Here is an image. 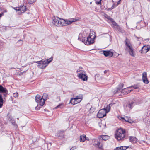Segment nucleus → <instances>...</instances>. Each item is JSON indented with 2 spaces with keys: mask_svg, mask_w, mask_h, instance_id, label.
Returning <instances> with one entry per match:
<instances>
[{
  "mask_svg": "<svg viewBox=\"0 0 150 150\" xmlns=\"http://www.w3.org/2000/svg\"><path fill=\"white\" fill-rule=\"evenodd\" d=\"M125 42L126 46L125 50L127 51L130 56L133 57H135L136 53L132 45L130 40L126 38L125 40Z\"/></svg>",
  "mask_w": 150,
  "mask_h": 150,
  "instance_id": "obj_1",
  "label": "nucleus"
},
{
  "mask_svg": "<svg viewBox=\"0 0 150 150\" xmlns=\"http://www.w3.org/2000/svg\"><path fill=\"white\" fill-rule=\"evenodd\" d=\"M125 131L122 128L119 129L117 130L115 134V138L117 140H123L125 137Z\"/></svg>",
  "mask_w": 150,
  "mask_h": 150,
  "instance_id": "obj_2",
  "label": "nucleus"
},
{
  "mask_svg": "<svg viewBox=\"0 0 150 150\" xmlns=\"http://www.w3.org/2000/svg\"><path fill=\"white\" fill-rule=\"evenodd\" d=\"M52 23L57 27L65 26V21L64 19L57 17H54L53 18Z\"/></svg>",
  "mask_w": 150,
  "mask_h": 150,
  "instance_id": "obj_3",
  "label": "nucleus"
},
{
  "mask_svg": "<svg viewBox=\"0 0 150 150\" xmlns=\"http://www.w3.org/2000/svg\"><path fill=\"white\" fill-rule=\"evenodd\" d=\"M94 40L95 39H93L88 37H84L82 39V42L85 45H88L94 43L95 42Z\"/></svg>",
  "mask_w": 150,
  "mask_h": 150,
  "instance_id": "obj_4",
  "label": "nucleus"
},
{
  "mask_svg": "<svg viewBox=\"0 0 150 150\" xmlns=\"http://www.w3.org/2000/svg\"><path fill=\"white\" fill-rule=\"evenodd\" d=\"M107 113V112L106 109H102L100 110L99 111L97 115L99 118H102L106 115Z\"/></svg>",
  "mask_w": 150,
  "mask_h": 150,
  "instance_id": "obj_5",
  "label": "nucleus"
},
{
  "mask_svg": "<svg viewBox=\"0 0 150 150\" xmlns=\"http://www.w3.org/2000/svg\"><path fill=\"white\" fill-rule=\"evenodd\" d=\"M112 22H113V23L111 25L116 30H118L121 33H123L124 32V30L122 28L120 27L115 22L113 21Z\"/></svg>",
  "mask_w": 150,
  "mask_h": 150,
  "instance_id": "obj_6",
  "label": "nucleus"
},
{
  "mask_svg": "<svg viewBox=\"0 0 150 150\" xmlns=\"http://www.w3.org/2000/svg\"><path fill=\"white\" fill-rule=\"evenodd\" d=\"M49 60L47 59L46 60H42L39 61H34L33 62L39 64L40 65H45L46 64H48L51 62L52 60V59L50 58L49 59Z\"/></svg>",
  "mask_w": 150,
  "mask_h": 150,
  "instance_id": "obj_7",
  "label": "nucleus"
},
{
  "mask_svg": "<svg viewBox=\"0 0 150 150\" xmlns=\"http://www.w3.org/2000/svg\"><path fill=\"white\" fill-rule=\"evenodd\" d=\"M79 18H72L69 19L68 20H65L64 19L65 21V24L69 25L72 23L73 22H75L79 21Z\"/></svg>",
  "mask_w": 150,
  "mask_h": 150,
  "instance_id": "obj_8",
  "label": "nucleus"
},
{
  "mask_svg": "<svg viewBox=\"0 0 150 150\" xmlns=\"http://www.w3.org/2000/svg\"><path fill=\"white\" fill-rule=\"evenodd\" d=\"M135 105V103L134 102H129L127 103L126 105L124 106L125 109H131Z\"/></svg>",
  "mask_w": 150,
  "mask_h": 150,
  "instance_id": "obj_9",
  "label": "nucleus"
},
{
  "mask_svg": "<svg viewBox=\"0 0 150 150\" xmlns=\"http://www.w3.org/2000/svg\"><path fill=\"white\" fill-rule=\"evenodd\" d=\"M150 49V46L149 45L144 46L139 51L141 53H146Z\"/></svg>",
  "mask_w": 150,
  "mask_h": 150,
  "instance_id": "obj_10",
  "label": "nucleus"
},
{
  "mask_svg": "<svg viewBox=\"0 0 150 150\" xmlns=\"http://www.w3.org/2000/svg\"><path fill=\"white\" fill-rule=\"evenodd\" d=\"M142 79L144 83L148 84L149 83V81L148 80L147 76V73L146 72H144L142 73Z\"/></svg>",
  "mask_w": 150,
  "mask_h": 150,
  "instance_id": "obj_11",
  "label": "nucleus"
},
{
  "mask_svg": "<svg viewBox=\"0 0 150 150\" xmlns=\"http://www.w3.org/2000/svg\"><path fill=\"white\" fill-rule=\"evenodd\" d=\"M64 131H60L57 133V136L59 139H64L65 138Z\"/></svg>",
  "mask_w": 150,
  "mask_h": 150,
  "instance_id": "obj_12",
  "label": "nucleus"
},
{
  "mask_svg": "<svg viewBox=\"0 0 150 150\" xmlns=\"http://www.w3.org/2000/svg\"><path fill=\"white\" fill-rule=\"evenodd\" d=\"M104 55L109 57H112L113 55V52L110 51H104L103 52Z\"/></svg>",
  "mask_w": 150,
  "mask_h": 150,
  "instance_id": "obj_13",
  "label": "nucleus"
},
{
  "mask_svg": "<svg viewBox=\"0 0 150 150\" xmlns=\"http://www.w3.org/2000/svg\"><path fill=\"white\" fill-rule=\"evenodd\" d=\"M78 76L79 78L83 81H86L87 79V76L85 74L82 73L79 74Z\"/></svg>",
  "mask_w": 150,
  "mask_h": 150,
  "instance_id": "obj_14",
  "label": "nucleus"
},
{
  "mask_svg": "<svg viewBox=\"0 0 150 150\" xmlns=\"http://www.w3.org/2000/svg\"><path fill=\"white\" fill-rule=\"evenodd\" d=\"M129 87L127 88H125L122 90L121 93L124 94H127L129 93L130 92L132 91V90H129Z\"/></svg>",
  "mask_w": 150,
  "mask_h": 150,
  "instance_id": "obj_15",
  "label": "nucleus"
},
{
  "mask_svg": "<svg viewBox=\"0 0 150 150\" xmlns=\"http://www.w3.org/2000/svg\"><path fill=\"white\" fill-rule=\"evenodd\" d=\"M96 37V36L95 32L93 31H90L89 35L88 37L92 38L93 39H95Z\"/></svg>",
  "mask_w": 150,
  "mask_h": 150,
  "instance_id": "obj_16",
  "label": "nucleus"
},
{
  "mask_svg": "<svg viewBox=\"0 0 150 150\" xmlns=\"http://www.w3.org/2000/svg\"><path fill=\"white\" fill-rule=\"evenodd\" d=\"M129 140L132 143H135L137 142L136 138L134 136H130L129 137Z\"/></svg>",
  "mask_w": 150,
  "mask_h": 150,
  "instance_id": "obj_17",
  "label": "nucleus"
},
{
  "mask_svg": "<svg viewBox=\"0 0 150 150\" xmlns=\"http://www.w3.org/2000/svg\"><path fill=\"white\" fill-rule=\"evenodd\" d=\"M72 100H73V102L72 103V104L73 105L77 104L78 103H79L80 102V101L79 100L76 98H71L70 100V101H72Z\"/></svg>",
  "mask_w": 150,
  "mask_h": 150,
  "instance_id": "obj_18",
  "label": "nucleus"
},
{
  "mask_svg": "<svg viewBox=\"0 0 150 150\" xmlns=\"http://www.w3.org/2000/svg\"><path fill=\"white\" fill-rule=\"evenodd\" d=\"M19 8L20 9V11L21 13H23L26 10V7L25 6L21 5L19 7Z\"/></svg>",
  "mask_w": 150,
  "mask_h": 150,
  "instance_id": "obj_19",
  "label": "nucleus"
},
{
  "mask_svg": "<svg viewBox=\"0 0 150 150\" xmlns=\"http://www.w3.org/2000/svg\"><path fill=\"white\" fill-rule=\"evenodd\" d=\"M8 92V90L6 88H4L1 85H0V93H4Z\"/></svg>",
  "mask_w": 150,
  "mask_h": 150,
  "instance_id": "obj_20",
  "label": "nucleus"
},
{
  "mask_svg": "<svg viewBox=\"0 0 150 150\" xmlns=\"http://www.w3.org/2000/svg\"><path fill=\"white\" fill-rule=\"evenodd\" d=\"M109 138V136L108 135H101L100 136V137H99V139H100L102 138L103 140H106L108 139Z\"/></svg>",
  "mask_w": 150,
  "mask_h": 150,
  "instance_id": "obj_21",
  "label": "nucleus"
},
{
  "mask_svg": "<svg viewBox=\"0 0 150 150\" xmlns=\"http://www.w3.org/2000/svg\"><path fill=\"white\" fill-rule=\"evenodd\" d=\"M86 136L85 135H81L80 137V141L81 142H83L85 141L86 139Z\"/></svg>",
  "mask_w": 150,
  "mask_h": 150,
  "instance_id": "obj_22",
  "label": "nucleus"
},
{
  "mask_svg": "<svg viewBox=\"0 0 150 150\" xmlns=\"http://www.w3.org/2000/svg\"><path fill=\"white\" fill-rule=\"evenodd\" d=\"M124 85L123 83H120L118 86V87L116 88L119 91H121L123 88Z\"/></svg>",
  "mask_w": 150,
  "mask_h": 150,
  "instance_id": "obj_23",
  "label": "nucleus"
},
{
  "mask_svg": "<svg viewBox=\"0 0 150 150\" xmlns=\"http://www.w3.org/2000/svg\"><path fill=\"white\" fill-rule=\"evenodd\" d=\"M95 144L96 145L99 149H102V145L100 142L98 141L97 143Z\"/></svg>",
  "mask_w": 150,
  "mask_h": 150,
  "instance_id": "obj_24",
  "label": "nucleus"
},
{
  "mask_svg": "<svg viewBox=\"0 0 150 150\" xmlns=\"http://www.w3.org/2000/svg\"><path fill=\"white\" fill-rule=\"evenodd\" d=\"M75 98H76L77 99V100L81 102L83 98L82 95V94H80L79 95L76 96Z\"/></svg>",
  "mask_w": 150,
  "mask_h": 150,
  "instance_id": "obj_25",
  "label": "nucleus"
},
{
  "mask_svg": "<svg viewBox=\"0 0 150 150\" xmlns=\"http://www.w3.org/2000/svg\"><path fill=\"white\" fill-rule=\"evenodd\" d=\"M39 102V103L40 105L41 106H42L44 104L45 100L41 98V99L40 100Z\"/></svg>",
  "mask_w": 150,
  "mask_h": 150,
  "instance_id": "obj_26",
  "label": "nucleus"
},
{
  "mask_svg": "<svg viewBox=\"0 0 150 150\" xmlns=\"http://www.w3.org/2000/svg\"><path fill=\"white\" fill-rule=\"evenodd\" d=\"M41 98V96L40 95H38L36 96L35 97V101L37 103H39L40 101Z\"/></svg>",
  "mask_w": 150,
  "mask_h": 150,
  "instance_id": "obj_27",
  "label": "nucleus"
},
{
  "mask_svg": "<svg viewBox=\"0 0 150 150\" xmlns=\"http://www.w3.org/2000/svg\"><path fill=\"white\" fill-rule=\"evenodd\" d=\"M122 118V119H123L125 121H126V122H129V123L131 122L130 121V120L129 119V118H128V117H127V116L125 117L124 118Z\"/></svg>",
  "mask_w": 150,
  "mask_h": 150,
  "instance_id": "obj_28",
  "label": "nucleus"
},
{
  "mask_svg": "<svg viewBox=\"0 0 150 150\" xmlns=\"http://www.w3.org/2000/svg\"><path fill=\"white\" fill-rule=\"evenodd\" d=\"M48 95L47 94L45 93L43 94L42 98L45 100H46L48 98Z\"/></svg>",
  "mask_w": 150,
  "mask_h": 150,
  "instance_id": "obj_29",
  "label": "nucleus"
},
{
  "mask_svg": "<svg viewBox=\"0 0 150 150\" xmlns=\"http://www.w3.org/2000/svg\"><path fill=\"white\" fill-rule=\"evenodd\" d=\"M47 66V64L45 65H45H41L40 64H38V67L40 69H43L45 68Z\"/></svg>",
  "mask_w": 150,
  "mask_h": 150,
  "instance_id": "obj_30",
  "label": "nucleus"
},
{
  "mask_svg": "<svg viewBox=\"0 0 150 150\" xmlns=\"http://www.w3.org/2000/svg\"><path fill=\"white\" fill-rule=\"evenodd\" d=\"M133 87L134 89H139V86L138 85H134L130 87H129V88Z\"/></svg>",
  "mask_w": 150,
  "mask_h": 150,
  "instance_id": "obj_31",
  "label": "nucleus"
},
{
  "mask_svg": "<svg viewBox=\"0 0 150 150\" xmlns=\"http://www.w3.org/2000/svg\"><path fill=\"white\" fill-rule=\"evenodd\" d=\"M105 16L108 19L110 20L112 22H113V21H114L112 18H111L110 16H108L107 14H105Z\"/></svg>",
  "mask_w": 150,
  "mask_h": 150,
  "instance_id": "obj_32",
  "label": "nucleus"
},
{
  "mask_svg": "<svg viewBox=\"0 0 150 150\" xmlns=\"http://www.w3.org/2000/svg\"><path fill=\"white\" fill-rule=\"evenodd\" d=\"M63 104H59L55 108V109H57L58 108H63Z\"/></svg>",
  "mask_w": 150,
  "mask_h": 150,
  "instance_id": "obj_33",
  "label": "nucleus"
},
{
  "mask_svg": "<svg viewBox=\"0 0 150 150\" xmlns=\"http://www.w3.org/2000/svg\"><path fill=\"white\" fill-rule=\"evenodd\" d=\"M112 91V93L114 94L117 93L119 91L117 89V88H115L113 89Z\"/></svg>",
  "mask_w": 150,
  "mask_h": 150,
  "instance_id": "obj_34",
  "label": "nucleus"
},
{
  "mask_svg": "<svg viewBox=\"0 0 150 150\" xmlns=\"http://www.w3.org/2000/svg\"><path fill=\"white\" fill-rule=\"evenodd\" d=\"M95 110V109L94 108H92L91 106V108L89 110V112L90 113H92L94 112Z\"/></svg>",
  "mask_w": 150,
  "mask_h": 150,
  "instance_id": "obj_35",
  "label": "nucleus"
},
{
  "mask_svg": "<svg viewBox=\"0 0 150 150\" xmlns=\"http://www.w3.org/2000/svg\"><path fill=\"white\" fill-rule=\"evenodd\" d=\"M110 105H111L110 104H109L106 107V108H105V109H106L107 112H108L110 111Z\"/></svg>",
  "mask_w": 150,
  "mask_h": 150,
  "instance_id": "obj_36",
  "label": "nucleus"
},
{
  "mask_svg": "<svg viewBox=\"0 0 150 150\" xmlns=\"http://www.w3.org/2000/svg\"><path fill=\"white\" fill-rule=\"evenodd\" d=\"M129 147V146H121L120 147V148H121V150H126L127 148H128Z\"/></svg>",
  "mask_w": 150,
  "mask_h": 150,
  "instance_id": "obj_37",
  "label": "nucleus"
},
{
  "mask_svg": "<svg viewBox=\"0 0 150 150\" xmlns=\"http://www.w3.org/2000/svg\"><path fill=\"white\" fill-rule=\"evenodd\" d=\"M13 96L15 98H17L18 96V93H14L13 94Z\"/></svg>",
  "mask_w": 150,
  "mask_h": 150,
  "instance_id": "obj_38",
  "label": "nucleus"
},
{
  "mask_svg": "<svg viewBox=\"0 0 150 150\" xmlns=\"http://www.w3.org/2000/svg\"><path fill=\"white\" fill-rule=\"evenodd\" d=\"M144 23V21H142V20H141L140 22H137V24L138 25H139L140 24V23Z\"/></svg>",
  "mask_w": 150,
  "mask_h": 150,
  "instance_id": "obj_39",
  "label": "nucleus"
},
{
  "mask_svg": "<svg viewBox=\"0 0 150 150\" xmlns=\"http://www.w3.org/2000/svg\"><path fill=\"white\" fill-rule=\"evenodd\" d=\"M14 9L16 10V11H20V9L19 7H15L14 8Z\"/></svg>",
  "mask_w": 150,
  "mask_h": 150,
  "instance_id": "obj_40",
  "label": "nucleus"
},
{
  "mask_svg": "<svg viewBox=\"0 0 150 150\" xmlns=\"http://www.w3.org/2000/svg\"><path fill=\"white\" fill-rule=\"evenodd\" d=\"M36 0H30L29 3L30 4L33 3L36 1Z\"/></svg>",
  "mask_w": 150,
  "mask_h": 150,
  "instance_id": "obj_41",
  "label": "nucleus"
},
{
  "mask_svg": "<svg viewBox=\"0 0 150 150\" xmlns=\"http://www.w3.org/2000/svg\"><path fill=\"white\" fill-rule=\"evenodd\" d=\"M102 0H99L98 1H96V3L97 5L100 4H101V1Z\"/></svg>",
  "mask_w": 150,
  "mask_h": 150,
  "instance_id": "obj_42",
  "label": "nucleus"
},
{
  "mask_svg": "<svg viewBox=\"0 0 150 150\" xmlns=\"http://www.w3.org/2000/svg\"><path fill=\"white\" fill-rule=\"evenodd\" d=\"M3 100L2 98V96L0 94V102H3Z\"/></svg>",
  "mask_w": 150,
  "mask_h": 150,
  "instance_id": "obj_43",
  "label": "nucleus"
},
{
  "mask_svg": "<svg viewBox=\"0 0 150 150\" xmlns=\"http://www.w3.org/2000/svg\"><path fill=\"white\" fill-rule=\"evenodd\" d=\"M121 148L120 147H118L115 148L114 149V150H121Z\"/></svg>",
  "mask_w": 150,
  "mask_h": 150,
  "instance_id": "obj_44",
  "label": "nucleus"
},
{
  "mask_svg": "<svg viewBox=\"0 0 150 150\" xmlns=\"http://www.w3.org/2000/svg\"><path fill=\"white\" fill-rule=\"evenodd\" d=\"M7 92H6V93H4V94H3L4 97L5 98V97H6L7 95Z\"/></svg>",
  "mask_w": 150,
  "mask_h": 150,
  "instance_id": "obj_45",
  "label": "nucleus"
},
{
  "mask_svg": "<svg viewBox=\"0 0 150 150\" xmlns=\"http://www.w3.org/2000/svg\"><path fill=\"white\" fill-rule=\"evenodd\" d=\"M76 148V146H74L72 147H71L70 150H73L74 149H75Z\"/></svg>",
  "mask_w": 150,
  "mask_h": 150,
  "instance_id": "obj_46",
  "label": "nucleus"
},
{
  "mask_svg": "<svg viewBox=\"0 0 150 150\" xmlns=\"http://www.w3.org/2000/svg\"><path fill=\"white\" fill-rule=\"evenodd\" d=\"M3 102H0V108H1L3 106Z\"/></svg>",
  "mask_w": 150,
  "mask_h": 150,
  "instance_id": "obj_47",
  "label": "nucleus"
},
{
  "mask_svg": "<svg viewBox=\"0 0 150 150\" xmlns=\"http://www.w3.org/2000/svg\"><path fill=\"white\" fill-rule=\"evenodd\" d=\"M108 70H105L104 71V72L105 74H106L107 72H108Z\"/></svg>",
  "mask_w": 150,
  "mask_h": 150,
  "instance_id": "obj_48",
  "label": "nucleus"
},
{
  "mask_svg": "<svg viewBox=\"0 0 150 150\" xmlns=\"http://www.w3.org/2000/svg\"><path fill=\"white\" fill-rule=\"evenodd\" d=\"M3 15V13H2V14L0 13V17L2 16Z\"/></svg>",
  "mask_w": 150,
  "mask_h": 150,
  "instance_id": "obj_49",
  "label": "nucleus"
},
{
  "mask_svg": "<svg viewBox=\"0 0 150 150\" xmlns=\"http://www.w3.org/2000/svg\"><path fill=\"white\" fill-rule=\"evenodd\" d=\"M121 0H119V1H118L117 3L118 4H119L120 3V1Z\"/></svg>",
  "mask_w": 150,
  "mask_h": 150,
  "instance_id": "obj_50",
  "label": "nucleus"
},
{
  "mask_svg": "<svg viewBox=\"0 0 150 150\" xmlns=\"http://www.w3.org/2000/svg\"><path fill=\"white\" fill-rule=\"evenodd\" d=\"M86 140H89V138H87L86 137Z\"/></svg>",
  "mask_w": 150,
  "mask_h": 150,
  "instance_id": "obj_51",
  "label": "nucleus"
},
{
  "mask_svg": "<svg viewBox=\"0 0 150 150\" xmlns=\"http://www.w3.org/2000/svg\"><path fill=\"white\" fill-rule=\"evenodd\" d=\"M5 12H7V10H5L4 11Z\"/></svg>",
  "mask_w": 150,
  "mask_h": 150,
  "instance_id": "obj_52",
  "label": "nucleus"
},
{
  "mask_svg": "<svg viewBox=\"0 0 150 150\" xmlns=\"http://www.w3.org/2000/svg\"><path fill=\"white\" fill-rule=\"evenodd\" d=\"M73 102V100H72V101H70L69 103H71L72 104V103Z\"/></svg>",
  "mask_w": 150,
  "mask_h": 150,
  "instance_id": "obj_53",
  "label": "nucleus"
},
{
  "mask_svg": "<svg viewBox=\"0 0 150 150\" xmlns=\"http://www.w3.org/2000/svg\"><path fill=\"white\" fill-rule=\"evenodd\" d=\"M136 38H137V39H138L139 38H139V37H137V36H136Z\"/></svg>",
  "mask_w": 150,
  "mask_h": 150,
  "instance_id": "obj_54",
  "label": "nucleus"
},
{
  "mask_svg": "<svg viewBox=\"0 0 150 150\" xmlns=\"http://www.w3.org/2000/svg\"><path fill=\"white\" fill-rule=\"evenodd\" d=\"M22 41V40H20L18 41Z\"/></svg>",
  "mask_w": 150,
  "mask_h": 150,
  "instance_id": "obj_55",
  "label": "nucleus"
},
{
  "mask_svg": "<svg viewBox=\"0 0 150 150\" xmlns=\"http://www.w3.org/2000/svg\"><path fill=\"white\" fill-rule=\"evenodd\" d=\"M140 25L141 26H143V25H142L141 24H140Z\"/></svg>",
  "mask_w": 150,
  "mask_h": 150,
  "instance_id": "obj_56",
  "label": "nucleus"
},
{
  "mask_svg": "<svg viewBox=\"0 0 150 150\" xmlns=\"http://www.w3.org/2000/svg\"><path fill=\"white\" fill-rule=\"evenodd\" d=\"M44 110L45 111H46V109H45Z\"/></svg>",
  "mask_w": 150,
  "mask_h": 150,
  "instance_id": "obj_57",
  "label": "nucleus"
}]
</instances>
